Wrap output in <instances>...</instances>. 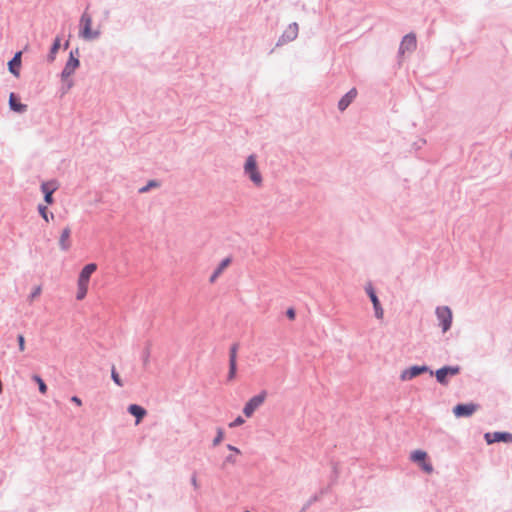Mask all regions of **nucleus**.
Masks as SVG:
<instances>
[{"label":"nucleus","instance_id":"nucleus-12","mask_svg":"<svg viewBox=\"0 0 512 512\" xmlns=\"http://www.w3.org/2000/svg\"><path fill=\"white\" fill-rule=\"evenodd\" d=\"M58 189V183L55 180L43 182L41 184V191L44 194V201L46 204L51 205L54 202L53 193Z\"/></svg>","mask_w":512,"mask_h":512},{"label":"nucleus","instance_id":"nucleus-21","mask_svg":"<svg viewBox=\"0 0 512 512\" xmlns=\"http://www.w3.org/2000/svg\"><path fill=\"white\" fill-rule=\"evenodd\" d=\"M231 263V259L229 257L223 259L219 265L217 266V268L214 270V272L212 273V275L210 276L209 278V282L210 283H213L216 281V279L219 277V275L223 272V270L229 266V264Z\"/></svg>","mask_w":512,"mask_h":512},{"label":"nucleus","instance_id":"nucleus-25","mask_svg":"<svg viewBox=\"0 0 512 512\" xmlns=\"http://www.w3.org/2000/svg\"><path fill=\"white\" fill-rule=\"evenodd\" d=\"M87 290H88V284L78 282V290H77V294H76V299L77 300L84 299L87 294Z\"/></svg>","mask_w":512,"mask_h":512},{"label":"nucleus","instance_id":"nucleus-9","mask_svg":"<svg viewBox=\"0 0 512 512\" xmlns=\"http://www.w3.org/2000/svg\"><path fill=\"white\" fill-rule=\"evenodd\" d=\"M267 393L262 391L260 394L252 397L245 405L243 412L247 417H251L254 411L265 401Z\"/></svg>","mask_w":512,"mask_h":512},{"label":"nucleus","instance_id":"nucleus-31","mask_svg":"<svg viewBox=\"0 0 512 512\" xmlns=\"http://www.w3.org/2000/svg\"><path fill=\"white\" fill-rule=\"evenodd\" d=\"M17 341H18V345H19V349L20 351H24L25 349V338L22 334H19L17 336Z\"/></svg>","mask_w":512,"mask_h":512},{"label":"nucleus","instance_id":"nucleus-10","mask_svg":"<svg viewBox=\"0 0 512 512\" xmlns=\"http://www.w3.org/2000/svg\"><path fill=\"white\" fill-rule=\"evenodd\" d=\"M80 66V60L79 58H77L76 56H73V55H69V58L62 70V72L60 73V78H61V81H66L68 78H70L75 70L77 68H79Z\"/></svg>","mask_w":512,"mask_h":512},{"label":"nucleus","instance_id":"nucleus-42","mask_svg":"<svg viewBox=\"0 0 512 512\" xmlns=\"http://www.w3.org/2000/svg\"><path fill=\"white\" fill-rule=\"evenodd\" d=\"M228 460L234 462L233 457H229Z\"/></svg>","mask_w":512,"mask_h":512},{"label":"nucleus","instance_id":"nucleus-6","mask_svg":"<svg viewBox=\"0 0 512 512\" xmlns=\"http://www.w3.org/2000/svg\"><path fill=\"white\" fill-rule=\"evenodd\" d=\"M365 291L372 302L375 317L377 319H382L383 315H384V311H383L382 305L380 303V300L375 292V289L373 288L371 283H368L366 285Z\"/></svg>","mask_w":512,"mask_h":512},{"label":"nucleus","instance_id":"nucleus-2","mask_svg":"<svg viewBox=\"0 0 512 512\" xmlns=\"http://www.w3.org/2000/svg\"><path fill=\"white\" fill-rule=\"evenodd\" d=\"M244 172L256 186H260L262 184L263 180H262L261 173L258 170L255 155H250L246 159V162L244 165Z\"/></svg>","mask_w":512,"mask_h":512},{"label":"nucleus","instance_id":"nucleus-37","mask_svg":"<svg viewBox=\"0 0 512 512\" xmlns=\"http://www.w3.org/2000/svg\"><path fill=\"white\" fill-rule=\"evenodd\" d=\"M228 449H230L231 451H235L236 453H240V450L232 445H228Z\"/></svg>","mask_w":512,"mask_h":512},{"label":"nucleus","instance_id":"nucleus-34","mask_svg":"<svg viewBox=\"0 0 512 512\" xmlns=\"http://www.w3.org/2000/svg\"><path fill=\"white\" fill-rule=\"evenodd\" d=\"M31 378L36 384H45L44 380L38 374H32Z\"/></svg>","mask_w":512,"mask_h":512},{"label":"nucleus","instance_id":"nucleus-36","mask_svg":"<svg viewBox=\"0 0 512 512\" xmlns=\"http://www.w3.org/2000/svg\"><path fill=\"white\" fill-rule=\"evenodd\" d=\"M69 55H73V56H76L77 58H79V48L76 47L74 50H71Z\"/></svg>","mask_w":512,"mask_h":512},{"label":"nucleus","instance_id":"nucleus-41","mask_svg":"<svg viewBox=\"0 0 512 512\" xmlns=\"http://www.w3.org/2000/svg\"><path fill=\"white\" fill-rule=\"evenodd\" d=\"M68 47H69V41H66V42L64 43V45H63V48H64V49H67Z\"/></svg>","mask_w":512,"mask_h":512},{"label":"nucleus","instance_id":"nucleus-43","mask_svg":"<svg viewBox=\"0 0 512 512\" xmlns=\"http://www.w3.org/2000/svg\"><path fill=\"white\" fill-rule=\"evenodd\" d=\"M50 218H51V219H53V218H54L53 213H50Z\"/></svg>","mask_w":512,"mask_h":512},{"label":"nucleus","instance_id":"nucleus-11","mask_svg":"<svg viewBox=\"0 0 512 512\" xmlns=\"http://www.w3.org/2000/svg\"><path fill=\"white\" fill-rule=\"evenodd\" d=\"M237 351H238V344L237 343L232 344L229 349V371H228V375H227L228 381H232L236 375Z\"/></svg>","mask_w":512,"mask_h":512},{"label":"nucleus","instance_id":"nucleus-46","mask_svg":"<svg viewBox=\"0 0 512 512\" xmlns=\"http://www.w3.org/2000/svg\"><path fill=\"white\" fill-rule=\"evenodd\" d=\"M245 512H251V511H245Z\"/></svg>","mask_w":512,"mask_h":512},{"label":"nucleus","instance_id":"nucleus-27","mask_svg":"<svg viewBox=\"0 0 512 512\" xmlns=\"http://www.w3.org/2000/svg\"><path fill=\"white\" fill-rule=\"evenodd\" d=\"M38 212L40 214V216L46 221V222H49V212H48V208L47 206L43 205V204H39L38 207Z\"/></svg>","mask_w":512,"mask_h":512},{"label":"nucleus","instance_id":"nucleus-45","mask_svg":"<svg viewBox=\"0 0 512 512\" xmlns=\"http://www.w3.org/2000/svg\"><path fill=\"white\" fill-rule=\"evenodd\" d=\"M2 392V386H0V393Z\"/></svg>","mask_w":512,"mask_h":512},{"label":"nucleus","instance_id":"nucleus-1","mask_svg":"<svg viewBox=\"0 0 512 512\" xmlns=\"http://www.w3.org/2000/svg\"><path fill=\"white\" fill-rule=\"evenodd\" d=\"M92 17L85 11L80 18L79 36L85 40H94L100 37L99 30H92Z\"/></svg>","mask_w":512,"mask_h":512},{"label":"nucleus","instance_id":"nucleus-5","mask_svg":"<svg viewBox=\"0 0 512 512\" xmlns=\"http://www.w3.org/2000/svg\"><path fill=\"white\" fill-rule=\"evenodd\" d=\"M299 32V26L296 22H293L288 25V27L284 30L282 35L278 38L276 47L283 46L289 42L294 41Z\"/></svg>","mask_w":512,"mask_h":512},{"label":"nucleus","instance_id":"nucleus-30","mask_svg":"<svg viewBox=\"0 0 512 512\" xmlns=\"http://www.w3.org/2000/svg\"><path fill=\"white\" fill-rule=\"evenodd\" d=\"M41 294V286H36L29 295V300L33 301L36 297Z\"/></svg>","mask_w":512,"mask_h":512},{"label":"nucleus","instance_id":"nucleus-23","mask_svg":"<svg viewBox=\"0 0 512 512\" xmlns=\"http://www.w3.org/2000/svg\"><path fill=\"white\" fill-rule=\"evenodd\" d=\"M128 411L137 418V421H136L137 424L140 422V420L146 414V411L142 407H140L136 404L130 405L128 408Z\"/></svg>","mask_w":512,"mask_h":512},{"label":"nucleus","instance_id":"nucleus-35","mask_svg":"<svg viewBox=\"0 0 512 512\" xmlns=\"http://www.w3.org/2000/svg\"><path fill=\"white\" fill-rule=\"evenodd\" d=\"M149 355H150V350H149V347L147 346V347H145V349L143 350V353H142L144 363L147 362Z\"/></svg>","mask_w":512,"mask_h":512},{"label":"nucleus","instance_id":"nucleus-28","mask_svg":"<svg viewBox=\"0 0 512 512\" xmlns=\"http://www.w3.org/2000/svg\"><path fill=\"white\" fill-rule=\"evenodd\" d=\"M111 378L114 381L115 384H122L119 374L116 372L115 367L112 366L111 368Z\"/></svg>","mask_w":512,"mask_h":512},{"label":"nucleus","instance_id":"nucleus-20","mask_svg":"<svg viewBox=\"0 0 512 512\" xmlns=\"http://www.w3.org/2000/svg\"><path fill=\"white\" fill-rule=\"evenodd\" d=\"M70 235H71V229H70V227L67 226L62 230L60 238H59V247L61 250L67 251L71 247V242L69 240Z\"/></svg>","mask_w":512,"mask_h":512},{"label":"nucleus","instance_id":"nucleus-16","mask_svg":"<svg viewBox=\"0 0 512 512\" xmlns=\"http://www.w3.org/2000/svg\"><path fill=\"white\" fill-rule=\"evenodd\" d=\"M97 265L95 263L86 264L80 271L78 282L89 284L91 275L96 271Z\"/></svg>","mask_w":512,"mask_h":512},{"label":"nucleus","instance_id":"nucleus-26","mask_svg":"<svg viewBox=\"0 0 512 512\" xmlns=\"http://www.w3.org/2000/svg\"><path fill=\"white\" fill-rule=\"evenodd\" d=\"M74 86V81L68 78L66 81H62V86L60 88L61 96H64L68 93V91Z\"/></svg>","mask_w":512,"mask_h":512},{"label":"nucleus","instance_id":"nucleus-19","mask_svg":"<svg viewBox=\"0 0 512 512\" xmlns=\"http://www.w3.org/2000/svg\"><path fill=\"white\" fill-rule=\"evenodd\" d=\"M21 54V52H17L14 55V57L8 62L9 72L16 77L20 75Z\"/></svg>","mask_w":512,"mask_h":512},{"label":"nucleus","instance_id":"nucleus-40","mask_svg":"<svg viewBox=\"0 0 512 512\" xmlns=\"http://www.w3.org/2000/svg\"><path fill=\"white\" fill-rule=\"evenodd\" d=\"M192 484L194 485V487H195V488H197V487H198V485H197V480H196V478H195V477H193V478H192Z\"/></svg>","mask_w":512,"mask_h":512},{"label":"nucleus","instance_id":"nucleus-29","mask_svg":"<svg viewBox=\"0 0 512 512\" xmlns=\"http://www.w3.org/2000/svg\"><path fill=\"white\" fill-rule=\"evenodd\" d=\"M223 437H224V433H223L222 429L219 428L217 430V436L213 440V445L217 446L218 444H220L221 441L223 440Z\"/></svg>","mask_w":512,"mask_h":512},{"label":"nucleus","instance_id":"nucleus-39","mask_svg":"<svg viewBox=\"0 0 512 512\" xmlns=\"http://www.w3.org/2000/svg\"><path fill=\"white\" fill-rule=\"evenodd\" d=\"M72 401H74L75 403H77L78 405L81 404V400L78 398V397H73L72 398Z\"/></svg>","mask_w":512,"mask_h":512},{"label":"nucleus","instance_id":"nucleus-17","mask_svg":"<svg viewBox=\"0 0 512 512\" xmlns=\"http://www.w3.org/2000/svg\"><path fill=\"white\" fill-rule=\"evenodd\" d=\"M9 108L14 112L24 113L27 111L28 107L26 104L20 102L19 97L14 92H11L9 95Z\"/></svg>","mask_w":512,"mask_h":512},{"label":"nucleus","instance_id":"nucleus-24","mask_svg":"<svg viewBox=\"0 0 512 512\" xmlns=\"http://www.w3.org/2000/svg\"><path fill=\"white\" fill-rule=\"evenodd\" d=\"M160 186V182L157 180H149L147 184L139 189L140 194H144L149 192L152 188H157Z\"/></svg>","mask_w":512,"mask_h":512},{"label":"nucleus","instance_id":"nucleus-8","mask_svg":"<svg viewBox=\"0 0 512 512\" xmlns=\"http://www.w3.org/2000/svg\"><path fill=\"white\" fill-rule=\"evenodd\" d=\"M460 370H461V368L458 365H456V366H448L447 365V366H443V367L439 368L438 370H436L434 375L436 377V380L440 384H445L448 380V377L457 375L460 372Z\"/></svg>","mask_w":512,"mask_h":512},{"label":"nucleus","instance_id":"nucleus-44","mask_svg":"<svg viewBox=\"0 0 512 512\" xmlns=\"http://www.w3.org/2000/svg\"><path fill=\"white\" fill-rule=\"evenodd\" d=\"M510 158H512V150H511V153H510Z\"/></svg>","mask_w":512,"mask_h":512},{"label":"nucleus","instance_id":"nucleus-7","mask_svg":"<svg viewBox=\"0 0 512 512\" xmlns=\"http://www.w3.org/2000/svg\"><path fill=\"white\" fill-rule=\"evenodd\" d=\"M410 459L419 464L420 467L428 474L433 472V466L427 461V453L422 450H415L411 453Z\"/></svg>","mask_w":512,"mask_h":512},{"label":"nucleus","instance_id":"nucleus-14","mask_svg":"<svg viewBox=\"0 0 512 512\" xmlns=\"http://www.w3.org/2000/svg\"><path fill=\"white\" fill-rule=\"evenodd\" d=\"M416 47H417L416 35L412 32L408 33L403 37V39L400 43L399 53L404 54L406 51L412 52L416 49Z\"/></svg>","mask_w":512,"mask_h":512},{"label":"nucleus","instance_id":"nucleus-33","mask_svg":"<svg viewBox=\"0 0 512 512\" xmlns=\"http://www.w3.org/2000/svg\"><path fill=\"white\" fill-rule=\"evenodd\" d=\"M243 423H244V419L241 416H239L233 422H231L229 424V426L236 427V426L242 425Z\"/></svg>","mask_w":512,"mask_h":512},{"label":"nucleus","instance_id":"nucleus-15","mask_svg":"<svg viewBox=\"0 0 512 512\" xmlns=\"http://www.w3.org/2000/svg\"><path fill=\"white\" fill-rule=\"evenodd\" d=\"M484 437L488 444H493L496 442H512V434L509 432H488L484 435Z\"/></svg>","mask_w":512,"mask_h":512},{"label":"nucleus","instance_id":"nucleus-18","mask_svg":"<svg viewBox=\"0 0 512 512\" xmlns=\"http://www.w3.org/2000/svg\"><path fill=\"white\" fill-rule=\"evenodd\" d=\"M357 96V90L356 88L350 89L338 102V109L340 111L346 110L349 105L353 102V100Z\"/></svg>","mask_w":512,"mask_h":512},{"label":"nucleus","instance_id":"nucleus-4","mask_svg":"<svg viewBox=\"0 0 512 512\" xmlns=\"http://www.w3.org/2000/svg\"><path fill=\"white\" fill-rule=\"evenodd\" d=\"M439 325L443 332H447L452 325V310L448 306H439L435 310Z\"/></svg>","mask_w":512,"mask_h":512},{"label":"nucleus","instance_id":"nucleus-22","mask_svg":"<svg viewBox=\"0 0 512 512\" xmlns=\"http://www.w3.org/2000/svg\"><path fill=\"white\" fill-rule=\"evenodd\" d=\"M60 47H61V38L59 36H57L54 39V41L50 47L49 53L47 55V61L49 63L54 62V60L56 58V54H57L58 50L60 49Z\"/></svg>","mask_w":512,"mask_h":512},{"label":"nucleus","instance_id":"nucleus-3","mask_svg":"<svg viewBox=\"0 0 512 512\" xmlns=\"http://www.w3.org/2000/svg\"><path fill=\"white\" fill-rule=\"evenodd\" d=\"M423 373H429L430 379H432L434 376L433 371H431L427 365H413L401 372L400 380L401 381L412 380L415 377H417Z\"/></svg>","mask_w":512,"mask_h":512},{"label":"nucleus","instance_id":"nucleus-38","mask_svg":"<svg viewBox=\"0 0 512 512\" xmlns=\"http://www.w3.org/2000/svg\"><path fill=\"white\" fill-rule=\"evenodd\" d=\"M39 390L42 394H45L47 391V386H39Z\"/></svg>","mask_w":512,"mask_h":512},{"label":"nucleus","instance_id":"nucleus-32","mask_svg":"<svg viewBox=\"0 0 512 512\" xmlns=\"http://www.w3.org/2000/svg\"><path fill=\"white\" fill-rule=\"evenodd\" d=\"M286 316L288 317V319L290 320H294L295 317H296V311L294 308L290 307L286 310Z\"/></svg>","mask_w":512,"mask_h":512},{"label":"nucleus","instance_id":"nucleus-13","mask_svg":"<svg viewBox=\"0 0 512 512\" xmlns=\"http://www.w3.org/2000/svg\"><path fill=\"white\" fill-rule=\"evenodd\" d=\"M479 406L474 403L458 404L453 408V413L457 418L469 417L478 410Z\"/></svg>","mask_w":512,"mask_h":512}]
</instances>
